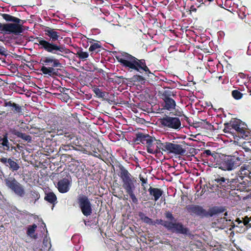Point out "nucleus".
Instances as JSON below:
<instances>
[{
	"label": "nucleus",
	"mask_w": 251,
	"mask_h": 251,
	"mask_svg": "<svg viewBox=\"0 0 251 251\" xmlns=\"http://www.w3.org/2000/svg\"><path fill=\"white\" fill-rule=\"evenodd\" d=\"M44 31L49 39L47 38L37 37L36 40L38 43L39 49L58 56H63V54H67L70 52V50L64 45H58L54 43L60 37L59 32L50 27L46 28Z\"/></svg>",
	"instance_id": "obj_1"
},
{
	"label": "nucleus",
	"mask_w": 251,
	"mask_h": 251,
	"mask_svg": "<svg viewBox=\"0 0 251 251\" xmlns=\"http://www.w3.org/2000/svg\"><path fill=\"white\" fill-rule=\"evenodd\" d=\"M115 57L122 66L130 72L136 71L142 73L144 71L147 73H151L144 59L139 60L126 52H118Z\"/></svg>",
	"instance_id": "obj_2"
},
{
	"label": "nucleus",
	"mask_w": 251,
	"mask_h": 251,
	"mask_svg": "<svg viewBox=\"0 0 251 251\" xmlns=\"http://www.w3.org/2000/svg\"><path fill=\"white\" fill-rule=\"evenodd\" d=\"M136 141L146 146L148 153L156 155L162 154L161 150H162L163 143H161L160 140L148 134L138 133L136 134Z\"/></svg>",
	"instance_id": "obj_3"
},
{
	"label": "nucleus",
	"mask_w": 251,
	"mask_h": 251,
	"mask_svg": "<svg viewBox=\"0 0 251 251\" xmlns=\"http://www.w3.org/2000/svg\"><path fill=\"white\" fill-rule=\"evenodd\" d=\"M244 157L242 151H236L232 155L226 156L219 163V168L224 171L233 170L247 161Z\"/></svg>",
	"instance_id": "obj_4"
},
{
	"label": "nucleus",
	"mask_w": 251,
	"mask_h": 251,
	"mask_svg": "<svg viewBox=\"0 0 251 251\" xmlns=\"http://www.w3.org/2000/svg\"><path fill=\"white\" fill-rule=\"evenodd\" d=\"M118 176L122 179L123 187L126 192L127 194L134 192L136 189V180L124 166H119Z\"/></svg>",
	"instance_id": "obj_5"
},
{
	"label": "nucleus",
	"mask_w": 251,
	"mask_h": 251,
	"mask_svg": "<svg viewBox=\"0 0 251 251\" xmlns=\"http://www.w3.org/2000/svg\"><path fill=\"white\" fill-rule=\"evenodd\" d=\"M23 24L21 23H0V32L5 34H13L19 35L23 32Z\"/></svg>",
	"instance_id": "obj_6"
},
{
	"label": "nucleus",
	"mask_w": 251,
	"mask_h": 251,
	"mask_svg": "<svg viewBox=\"0 0 251 251\" xmlns=\"http://www.w3.org/2000/svg\"><path fill=\"white\" fill-rule=\"evenodd\" d=\"M4 182L7 187L10 189L18 196L23 197L25 194L24 186L14 177H10L5 179Z\"/></svg>",
	"instance_id": "obj_7"
},
{
	"label": "nucleus",
	"mask_w": 251,
	"mask_h": 251,
	"mask_svg": "<svg viewBox=\"0 0 251 251\" xmlns=\"http://www.w3.org/2000/svg\"><path fill=\"white\" fill-rule=\"evenodd\" d=\"M160 123L164 128L177 130L181 127V122L177 117L166 116L160 119Z\"/></svg>",
	"instance_id": "obj_8"
},
{
	"label": "nucleus",
	"mask_w": 251,
	"mask_h": 251,
	"mask_svg": "<svg viewBox=\"0 0 251 251\" xmlns=\"http://www.w3.org/2000/svg\"><path fill=\"white\" fill-rule=\"evenodd\" d=\"M162 151L169 153L183 155L185 154L186 151L183 148L181 145L174 144L170 142H164L162 145Z\"/></svg>",
	"instance_id": "obj_9"
},
{
	"label": "nucleus",
	"mask_w": 251,
	"mask_h": 251,
	"mask_svg": "<svg viewBox=\"0 0 251 251\" xmlns=\"http://www.w3.org/2000/svg\"><path fill=\"white\" fill-rule=\"evenodd\" d=\"M78 203L82 214L86 217L90 216L92 213V204L88 197L81 196L78 197Z\"/></svg>",
	"instance_id": "obj_10"
},
{
	"label": "nucleus",
	"mask_w": 251,
	"mask_h": 251,
	"mask_svg": "<svg viewBox=\"0 0 251 251\" xmlns=\"http://www.w3.org/2000/svg\"><path fill=\"white\" fill-rule=\"evenodd\" d=\"M230 123L233 130L236 131L240 137L246 138L248 136L249 132L246 130V125L240 120L234 119L231 121Z\"/></svg>",
	"instance_id": "obj_11"
},
{
	"label": "nucleus",
	"mask_w": 251,
	"mask_h": 251,
	"mask_svg": "<svg viewBox=\"0 0 251 251\" xmlns=\"http://www.w3.org/2000/svg\"><path fill=\"white\" fill-rule=\"evenodd\" d=\"M234 226L235 225L231 222V220H228L225 217L219 218L212 223L213 227L218 228L221 229L229 227V229L231 230Z\"/></svg>",
	"instance_id": "obj_12"
},
{
	"label": "nucleus",
	"mask_w": 251,
	"mask_h": 251,
	"mask_svg": "<svg viewBox=\"0 0 251 251\" xmlns=\"http://www.w3.org/2000/svg\"><path fill=\"white\" fill-rule=\"evenodd\" d=\"M186 209L191 215H195L202 218L208 216V212L200 205H188L186 206Z\"/></svg>",
	"instance_id": "obj_13"
},
{
	"label": "nucleus",
	"mask_w": 251,
	"mask_h": 251,
	"mask_svg": "<svg viewBox=\"0 0 251 251\" xmlns=\"http://www.w3.org/2000/svg\"><path fill=\"white\" fill-rule=\"evenodd\" d=\"M71 185V180L67 178H64L57 183V189L59 192L65 193L68 192Z\"/></svg>",
	"instance_id": "obj_14"
},
{
	"label": "nucleus",
	"mask_w": 251,
	"mask_h": 251,
	"mask_svg": "<svg viewBox=\"0 0 251 251\" xmlns=\"http://www.w3.org/2000/svg\"><path fill=\"white\" fill-rule=\"evenodd\" d=\"M164 100L163 108L168 111H172L175 109L176 106V101L174 99L166 95H163Z\"/></svg>",
	"instance_id": "obj_15"
},
{
	"label": "nucleus",
	"mask_w": 251,
	"mask_h": 251,
	"mask_svg": "<svg viewBox=\"0 0 251 251\" xmlns=\"http://www.w3.org/2000/svg\"><path fill=\"white\" fill-rule=\"evenodd\" d=\"M43 65L51 66V67H58L61 66V63L58 59L55 58L53 56L45 57L41 59Z\"/></svg>",
	"instance_id": "obj_16"
},
{
	"label": "nucleus",
	"mask_w": 251,
	"mask_h": 251,
	"mask_svg": "<svg viewBox=\"0 0 251 251\" xmlns=\"http://www.w3.org/2000/svg\"><path fill=\"white\" fill-rule=\"evenodd\" d=\"M0 162L9 167L13 171H16L20 168L19 165L10 158L1 157L0 158Z\"/></svg>",
	"instance_id": "obj_17"
},
{
	"label": "nucleus",
	"mask_w": 251,
	"mask_h": 251,
	"mask_svg": "<svg viewBox=\"0 0 251 251\" xmlns=\"http://www.w3.org/2000/svg\"><path fill=\"white\" fill-rule=\"evenodd\" d=\"M251 168L249 165H244L242 166L240 168V170L236 173L238 180L239 181V178L240 180H243L245 177L251 174Z\"/></svg>",
	"instance_id": "obj_18"
},
{
	"label": "nucleus",
	"mask_w": 251,
	"mask_h": 251,
	"mask_svg": "<svg viewBox=\"0 0 251 251\" xmlns=\"http://www.w3.org/2000/svg\"><path fill=\"white\" fill-rule=\"evenodd\" d=\"M171 231L178 234H187L189 230L181 223H173Z\"/></svg>",
	"instance_id": "obj_19"
},
{
	"label": "nucleus",
	"mask_w": 251,
	"mask_h": 251,
	"mask_svg": "<svg viewBox=\"0 0 251 251\" xmlns=\"http://www.w3.org/2000/svg\"><path fill=\"white\" fill-rule=\"evenodd\" d=\"M3 106L5 107L8 106L11 107V110L15 114H22V107L20 106L19 104L13 102L12 101H7L6 100H4Z\"/></svg>",
	"instance_id": "obj_20"
},
{
	"label": "nucleus",
	"mask_w": 251,
	"mask_h": 251,
	"mask_svg": "<svg viewBox=\"0 0 251 251\" xmlns=\"http://www.w3.org/2000/svg\"><path fill=\"white\" fill-rule=\"evenodd\" d=\"M150 195L152 196V200L157 201L163 194V191L159 188L150 187L149 189Z\"/></svg>",
	"instance_id": "obj_21"
},
{
	"label": "nucleus",
	"mask_w": 251,
	"mask_h": 251,
	"mask_svg": "<svg viewBox=\"0 0 251 251\" xmlns=\"http://www.w3.org/2000/svg\"><path fill=\"white\" fill-rule=\"evenodd\" d=\"M1 16L6 22L24 24L23 20L7 14H1Z\"/></svg>",
	"instance_id": "obj_22"
},
{
	"label": "nucleus",
	"mask_w": 251,
	"mask_h": 251,
	"mask_svg": "<svg viewBox=\"0 0 251 251\" xmlns=\"http://www.w3.org/2000/svg\"><path fill=\"white\" fill-rule=\"evenodd\" d=\"M11 132L12 134L15 135L17 136L18 137L21 138L25 141L29 142L31 141V137L28 135H26L25 133H23L22 132H21L20 131L16 130V129H11Z\"/></svg>",
	"instance_id": "obj_23"
},
{
	"label": "nucleus",
	"mask_w": 251,
	"mask_h": 251,
	"mask_svg": "<svg viewBox=\"0 0 251 251\" xmlns=\"http://www.w3.org/2000/svg\"><path fill=\"white\" fill-rule=\"evenodd\" d=\"M37 226L35 224L29 225L27 227L26 234L28 236L33 239L37 238V235H34V233L37 228Z\"/></svg>",
	"instance_id": "obj_24"
},
{
	"label": "nucleus",
	"mask_w": 251,
	"mask_h": 251,
	"mask_svg": "<svg viewBox=\"0 0 251 251\" xmlns=\"http://www.w3.org/2000/svg\"><path fill=\"white\" fill-rule=\"evenodd\" d=\"M215 181L218 185H221L223 188H226L229 183L228 179L221 176H218L215 179Z\"/></svg>",
	"instance_id": "obj_25"
},
{
	"label": "nucleus",
	"mask_w": 251,
	"mask_h": 251,
	"mask_svg": "<svg viewBox=\"0 0 251 251\" xmlns=\"http://www.w3.org/2000/svg\"><path fill=\"white\" fill-rule=\"evenodd\" d=\"M225 211L224 207H214L210 210L208 212V216L211 217L218 213H223Z\"/></svg>",
	"instance_id": "obj_26"
},
{
	"label": "nucleus",
	"mask_w": 251,
	"mask_h": 251,
	"mask_svg": "<svg viewBox=\"0 0 251 251\" xmlns=\"http://www.w3.org/2000/svg\"><path fill=\"white\" fill-rule=\"evenodd\" d=\"M45 199L50 203L54 204L56 201L57 198L53 192H49L46 194Z\"/></svg>",
	"instance_id": "obj_27"
},
{
	"label": "nucleus",
	"mask_w": 251,
	"mask_h": 251,
	"mask_svg": "<svg viewBox=\"0 0 251 251\" xmlns=\"http://www.w3.org/2000/svg\"><path fill=\"white\" fill-rule=\"evenodd\" d=\"M139 216L142 221L144 223L150 225H155V223H154L153 221L151 218L146 216L143 213H139Z\"/></svg>",
	"instance_id": "obj_28"
},
{
	"label": "nucleus",
	"mask_w": 251,
	"mask_h": 251,
	"mask_svg": "<svg viewBox=\"0 0 251 251\" xmlns=\"http://www.w3.org/2000/svg\"><path fill=\"white\" fill-rule=\"evenodd\" d=\"M1 142L0 144L3 147V149L8 151L10 148V143L8 140L7 135H4L3 137L0 139Z\"/></svg>",
	"instance_id": "obj_29"
},
{
	"label": "nucleus",
	"mask_w": 251,
	"mask_h": 251,
	"mask_svg": "<svg viewBox=\"0 0 251 251\" xmlns=\"http://www.w3.org/2000/svg\"><path fill=\"white\" fill-rule=\"evenodd\" d=\"M40 198L39 194L35 191H31L30 193V202L34 203Z\"/></svg>",
	"instance_id": "obj_30"
},
{
	"label": "nucleus",
	"mask_w": 251,
	"mask_h": 251,
	"mask_svg": "<svg viewBox=\"0 0 251 251\" xmlns=\"http://www.w3.org/2000/svg\"><path fill=\"white\" fill-rule=\"evenodd\" d=\"M54 69L52 67H47L46 66H43L41 68V71L44 75H51L53 73V71Z\"/></svg>",
	"instance_id": "obj_31"
},
{
	"label": "nucleus",
	"mask_w": 251,
	"mask_h": 251,
	"mask_svg": "<svg viewBox=\"0 0 251 251\" xmlns=\"http://www.w3.org/2000/svg\"><path fill=\"white\" fill-rule=\"evenodd\" d=\"M101 45L99 42L93 43L90 47L89 50V51L93 52H98V50L101 48Z\"/></svg>",
	"instance_id": "obj_32"
},
{
	"label": "nucleus",
	"mask_w": 251,
	"mask_h": 251,
	"mask_svg": "<svg viewBox=\"0 0 251 251\" xmlns=\"http://www.w3.org/2000/svg\"><path fill=\"white\" fill-rule=\"evenodd\" d=\"M93 91L99 98H103L106 96V93L102 92L100 88L98 87L94 88Z\"/></svg>",
	"instance_id": "obj_33"
},
{
	"label": "nucleus",
	"mask_w": 251,
	"mask_h": 251,
	"mask_svg": "<svg viewBox=\"0 0 251 251\" xmlns=\"http://www.w3.org/2000/svg\"><path fill=\"white\" fill-rule=\"evenodd\" d=\"M43 245L44 251L45 250H48L51 247L50 241L47 236L44 238Z\"/></svg>",
	"instance_id": "obj_34"
},
{
	"label": "nucleus",
	"mask_w": 251,
	"mask_h": 251,
	"mask_svg": "<svg viewBox=\"0 0 251 251\" xmlns=\"http://www.w3.org/2000/svg\"><path fill=\"white\" fill-rule=\"evenodd\" d=\"M232 95L235 99L239 100L242 97L243 94L240 91L235 90L232 91Z\"/></svg>",
	"instance_id": "obj_35"
},
{
	"label": "nucleus",
	"mask_w": 251,
	"mask_h": 251,
	"mask_svg": "<svg viewBox=\"0 0 251 251\" xmlns=\"http://www.w3.org/2000/svg\"><path fill=\"white\" fill-rule=\"evenodd\" d=\"M173 224V223H172L171 222H168V221L163 220L162 226H164L168 230L171 231V230L172 229V227Z\"/></svg>",
	"instance_id": "obj_36"
},
{
	"label": "nucleus",
	"mask_w": 251,
	"mask_h": 251,
	"mask_svg": "<svg viewBox=\"0 0 251 251\" xmlns=\"http://www.w3.org/2000/svg\"><path fill=\"white\" fill-rule=\"evenodd\" d=\"M224 132H228V133H232L233 130V128L231 127V123L230 122L229 123H226L225 124V128H224Z\"/></svg>",
	"instance_id": "obj_37"
},
{
	"label": "nucleus",
	"mask_w": 251,
	"mask_h": 251,
	"mask_svg": "<svg viewBox=\"0 0 251 251\" xmlns=\"http://www.w3.org/2000/svg\"><path fill=\"white\" fill-rule=\"evenodd\" d=\"M249 146H251L250 142H244L242 146V148L244 150L245 152H250L251 150Z\"/></svg>",
	"instance_id": "obj_38"
},
{
	"label": "nucleus",
	"mask_w": 251,
	"mask_h": 251,
	"mask_svg": "<svg viewBox=\"0 0 251 251\" xmlns=\"http://www.w3.org/2000/svg\"><path fill=\"white\" fill-rule=\"evenodd\" d=\"M77 54L78 55L79 58L82 59H86L89 56V54L88 52L82 51L78 52Z\"/></svg>",
	"instance_id": "obj_39"
},
{
	"label": "nucleus",
	"mask_w": 251,
	"mask_h": 251,
	"mask_svg": "<svg viewBox=\"0 0 251 251\" xmlns=\"http://www.w3.org/2000/svg\"><path fill=\"white\" fill-rule=\"evenodd\" d=\"M128 194L131 198L133 203L137 204L138 203V199L136 198L135 195L134 194V192H130L128 193Z\"/></svg>",
	"instance_id": "obj_40"
},
{
	"label": "nucleus",
	"mask_w": 251,
	"mask_h": 251,
	"mask_svg": "<svg viewBox=\"0 0 251 251\" xmlns=\"http://www.w3.org/2000/svg\"><path fill=\"white\" fill-rule=\"evenodd\" d=\"M165 217L171 221H174L175 220L174 216L170 212H167L165 213Z\"/></svg>",
	"instance_id": "obj_41"
},
{
	"label": "nucleus",
	"mask_w": 251,
	"mask_h": 251,
	"mask_svg": "<svg viewBox=\"0 0 251 251\" xmlns=\"http://www.w3.org/2000/svg\"><path fill=\"white\" fill-rule=\"evenodd\" d=\"M80 239V236L79 235H74L73 236L72 238V240L75 243L76 242L77 240L79 241Z\"/></svg>",
	"instance_id": "obj_42"
},
{
	"label": "nucleus",
	"mask_w": 251,
	"mask_h": 251,
	"mask_svg": "<svg viewBox=\"0 0 251 251\" xmlns=\"http://www.w3.org/2000/svg\"><path fill=\"white\" fill-rule=\"evenodd\" d=\"M43 249L42 248H40L39 247L38 244L37 243L36 244H34V247H33V251H43Z\"/></svg>",
	"instance_id": "obj_43"
},
{
	"label": "nucleus",
	"mask_w": 251,
	"mask_h": 251,
	"mask_svg": "<svg viewBox=\"0 0 251 251\" xmlns=\"http://www.w3.org/2000/svg\"><path fill=\"white\" fill-rule=\"evenodd\" d=\"M0 54L6 55V51L4 47L0 46Z\"/></svg>",
	"instance_id": "obj_44"
},
{
	"label": "nucleus",
	"mask_w": 251,
	"mask_h": 251,
	"mask_svg": "<svg viewBox=\"0 0 251 251\" xmlns=\"http://www.w3.org/2000/svg\"><path fill=\"white\" fill-rule=\"evenodd\" d=\"M163 221V220H162L161 219H159V220H156L155 221H153V222H154V223H155V225L158 224V225H162Z\"/></svg>",
	"instance_id": "obj_45"
},
{
	"label": "nucleus",
	"mask_w": 251,
	"mask_h": 251,
	"mask_svg": "<svg viewBox=\"0 0 251 251\" xmlns=\"http://www.w3.org/2000/svg\"><path fill=\"white\" fill-rule=\"evenodd\" d=\"M140 180L142 181V185L147 183V179L143 177H140Z\"/></svg>",
	"instance_id": "obj_46"
},
{
	"label": "nucleus",
	"mask_w": 251,
	"mask_h": 251,
	"mask_svg": "<svg viewBox=\"0 0 251 251\" xmlns=\"http://www.w3.org/2000/svg\"><path fill=\"white\" fill-rule=\"evenodd\" d=\"M205 153L208 155H211L212 154V153L210 150L205 151Z\"/></svg>",
	"instance_id": "obj_47"
},
{
	"label": "nucleus",
	"mask_w": 251,
	"mask_h": 251,
	"mask_svg": "<svg viewBox=\"0 0 251 251\" xmlns=\"http://www.w3.org/2000/svg\"><path fill=\"white\" fill-rule=\"evenodd\" d=\"M251 43H250L249 46V47H248V50L247 52V54L248 55H251V51H250V48L251 47Z\"/></svg>",
	"instance_id": "obj_48"
},
{
	"label": "nucleus",
	"mask_w": 251,
	"mask_h": 251,
	"mask_svg": "<svg viewBox=\"0 0 251 251\" xmlns=\"http://www.w3.org/2000/svg\"><path fill=\"white\" fill-rule=\"evenodd\" d=\"M75 249L76 251H78L80 249V247L79 246H76Z\"/></svg>",
	"instance_id": "obj_49"
},
{
	"label": "nucleus",
	"mask_w": 251,
	"mask_h": 251,
	"mask_svg": "<svg viewBox=\"0 0 251 251\" xmlns=\"http://www.w3.org/2000/svg\"><path fill=\"white\" fill-rule=\"evenodd\" d=\"M249 222V220L246 221V220H245L244 221V225H247L248 224Z\"/></svg>",
	"instance_id": "obj_50"
},
{
	"label": "nucleus",
	"mask_w": 251,
	"mask_h": 251,
	"mask_svg": "<svg viewBox=\"0 0 251 251\" xmlns=\"http://www.w3.org/2000/svg\"><path fill=\"white\" fill-rule=\"evenodd\" d=\"M84 224L86 226H88L89 224H88V222H87L85 220L84 221Z\"/></svg>",
	"instance_id": "obj_51"
},
{
	"label": "nucleus",
	"mask_w": 251,
	"mask_h": 251,
	"mask_svg": "<svg viewBox=\"0 0 251 251\" xmlns=\"http://www.w3.org/2000/svg\"><path fill=\"white\" fill-rule=\"evenodd\" d=\"M236 222H238V224L241 223V221L239 220V219H238Z\"/></svg>",
	"instance_id": "obj_52"
},
{
	"label": "nucleus",
	"mask_w": 251,
	"mask_h": 251,
	"mask_svg": "<svg viewBox=\"0 0 251 251\" xmlns=\"http://www.w3.org/2000/svg\"><path fill=\"white\" fill-rule=\"evenodd\" d=\"M224 215H225V217H226V216L227 215V212H226L225 214H224Z\"/></svg>",
	"instance_id": "obj_53"
},
{
	"label": "nucleus",
	"mask_w": 251,
	"mask_h": 251,
	"mask_svg": "<svg viewBox=\"0 0 251 251\" xmlns=\"http://www.w3.org/2000/svg\"><path fill=\"white\" fill-rule=\"evenodd\" d=\"M239 16L240 17V18L243 19L244 18V17H245V15H244V17H241L240 15H239Z\"/></svg>",
	"instance_id": "obj_54"
},
{
	"label": "nucleus",
	"mask_w": 251,
	"mask_h": 251,
	"mask_svg": "<svg viewBox=\"0 0 251 251\" xmlns=\"http://www.w3.org/2000/svg\"><path fill=\"white\" fill-rule=\"evenodd\" d=\"M42 224L45 227H46V225H45V223H43Z\"/></svg>",
	"instance_id": "obj_55"
},
{
	"label": "nucleus",
	"mask_w": 251,
	"mask_h": 251,
	"mask_svg": "<svg viewBox=\"0 0 251 251\" xmlns=\"http://www.w3.org/2000/svg\"><path fill=\"white\" fill-rule=\"evenodd\" d=\"M0 41H3V40H2V38H1V37H0Z\"/></svg>",
	"instance_id": "obj_56"
},
{
	"label": "nucleus",
	"mask_w": 251,
	"mask_h": 251,
	"mask_svg": "<svg viewBox=\"0 0 251 251\" xmlns=\"http://www.w3.org/2000/svg\"><path fill=\"white\" fill-rule=\"evenodd\" d=\"M97 31H98V33H100L99 30L96 29Z\"/></svg>",
	"instance_id": "obj_57"
}]
</instances>
